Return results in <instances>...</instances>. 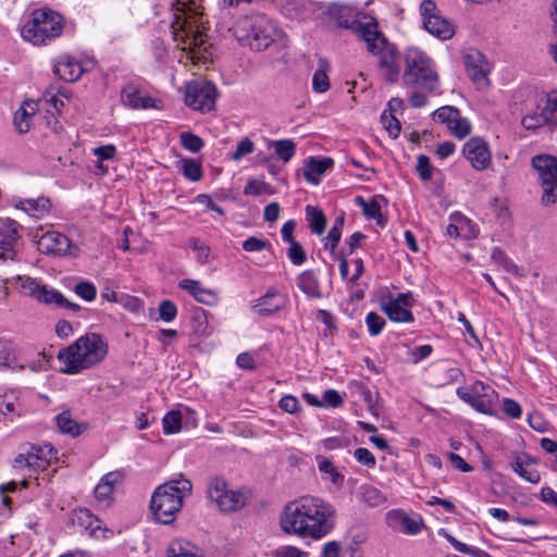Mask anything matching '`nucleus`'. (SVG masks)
Segmentation results:
<instances>
[{"label": "nucleus", "instance_id": "obj_1", "mask_svg": "<svg viewBox=\"0 0 557 557\" xmlns=\"http://www.w3.org/2000/svg\"><path fill=\"white\" fill-rule=\"evenodd\" d=\"M336 523V509L327 500L312 495L287 503L280 516L281 530L288 535L320 541Z\"/></svg>", "mask_w": 557, "mask_h": 557}, {"label": "nucleus", "instance_id": "obj_2", "mask_svg": "<svg viewBox=\"0 0 557 557\" xmlns=\"http://www.w3.org/2000/svg\"><path fill=\"white\" fill-rule=\"evenodd\" d=\"M171 30L180 50L178 62L205 63L208 59V35L198 0H177L172 5Z\"/></svg>", "mask_w": 557, "mask_h": 557}, {"label": "nucleus", "instance_id": "obj_3", "mask_svg": "<svg viewBox=\"0 0 557 557\" xmlns=\"http://www.w3.org/2000/svg\"><path fill=\"white\" fill-rule=\"evenodd\" d=\"M109 351L108 342L98 333H87L59 350L60 371L75 375L101 363Z\"/></svg>", "mask_w": 557, "mask_h": 557}, {"label": "nucleus", "instance_id": "obj_4", "mask_svg": "<svg viewBox=\"0 0 557 557\" xmlns=\"http://www.w3.org/2000/svg\"><path fill=\"white\" fill-rule=\"evenodd\" d=\"M358 30L367 45V50L376 58L380 76L388 84H396L401 75L404 52L400 53L384 36L374 20L360 24Z\"/></svg>", "mask_w": 557, "mask_h": 557}, {"label": "nucleus", "instance_id": "obj_5", "mask_svg": "<svg viewBox=\"0 0 557 557\" xmlns=\"http://www.w3.org/2000/svg\"><path fill=\"white\" fill-rule=\"evenodd\" d=\"M191 491L193 483L183 474L159 485L150 500V509L156 520L162 524L172 523Z\"/></svg>", "mask_w": 557, "mask_h": 557}, {"label": "nucleus", "instance_id": "obj_6", "mask_svg": "<svg viewBox=\"0 0 557 557\" xmlns=\"http://www.w3.org/2000/svg\"><path fill=\"white\" fill-rule=\"evenodd\" d=\"M230 30L242 46L255 51L268 49L281 36L276 24L261 13L238 17Z\"/></svg>", "mask_w": 557, "mask_h": 557}, {"label": "nucleus", "instance_id": "obj_7", "mask_svg": "<svg viewBox=\"0 0 557 557\" xmlns=\"http://www.w3.org/2000/svg\"><path fill=\"white\" fill-rule=\"evenodd\" d=\"M400 78L407 88L431 92L438 87L434 62L426 52L416 47L404 50V72Z\"/></svg>", "mask_w": 557, "mask_h": 557}, {"label": "nucleus", "instance_id": "obj_8", "mask_svg": "<svg viewBox=\"0 0 557 557\" xmlns=\"http://www.w3.org/2000/svg\"><path fill=\"white\" fill-rule=\"evenodd\" d=\"M521 125L527 131H536L547 126L550 131L557 129V90H550L533 107L528 109L521 117Z\"/></svg>", "mask_w": 557, "mask_h": 557}, {"label": "nucleus", "instance_id": "obj_9", "mask_svg": "<svg viewBox=\"0 0 557 557\" xmlns=\"http://www.w3.org/2000/svg\"><path fill=\"white\" fill-rule=\"evenodd\" d=\"M96 63L92 55H74L64 52L52 60V71L61 79L74 83L77 82L84 73L91 72Z\"/></svg>", "mask_w": 557, "mask_h": 557}, {"label": "nucleus", "instance_id": "obj_10", "mask_svg": "<svg viewBox=\"0 0 557 557\" xmlns=\"http://www.w3.org/2000/svg\"><path fill=\"white\" fill-rule=\"evenodd\" d=\"M207 495L223 512L239 510L248 500L245 492L230 490L226 480L221 476H214L209 481Z\"/></svg>", "mask_w": 557, "mask_h": 557}, {"label": "nucleus", "instance_id": "obj_11", "mask_svg": "<svg viewBox=\"0 0 557 557\" xmlns=\"http://www.w3.org/2000/svg\"><path fill=\"white\" fill-rule=\"evenodd\" d=\"M78 247L63 233L53 228L37 226V251L51 256H70L78 253Z\"/></svg>", "mask_w": 557, "mask_h": 557}, {"label": "nucleus", "instance_id": "obj_12", "mask_svg": "<svg viewBox=\"0 0 557 557\" xmlns=\"http://www.w3.org/2000/svg\"><path fill=\"white\" fill-rule=\"evenodd\" d=\"M531 164L541 178L542 202L555 203L557 201V158L550 154H537L532 158Z\"/></svg>", "mask_w": 557, "mask_h": 557}, {"label": "nucleus", "instance_id": "obj_13", "mask_svg": "<svg viewBox=\"0 0 557 557\" xmlns=\"http://www.w3.org/2000/svg\"><path fill=\"white\" fill-rule=\"evenodd\" d=\"M218 91L214 84L205 79H195L185 87V103L202 113L214 109Z\"/></svg>", "mask_w": 557, "mask_h": 557}, {"label": "nucleus", "instance_id": "obj_14", "mask_svg": "<svg viewBox=\"0 0 557 557\" xmlns=\"http://www.w3.org/2000/svg\"><path fill=\"white\" fill-rule=\"evenodd\" d=\"M457 396L481 413H490L497 399L496 391L488 384L475 381L470 386H460Z\"/></svg>", "mask_w": 557, "mask_h": 557}, {"label": "nucleus", "instance_id": "obj_15", "mask_svg": "<svg viewBox=\"0 0 557 557\" xmlns=\"http://www.w3.org/2000/svg\"><path fill=\"white\" fill-rule=\"evenodd\" d=\"M411 293H401L397 297L384 295L380 298L381 310L387 318L397 323H411L414 321L411 308L413 307Z\"/></svg>", "mask_w": 557, "mask_h": 557}, {"label": "nucleus", "instance_id": "obj_16", "mask_svg": "<svg viewBox=\"0 0 557 557\" xmlns=\"http://www.w3.org/2000/svg\"><path fill=\"white\" fill-rule=\"evenodd\" d=\"M65 25L64 17L49 8L37 10V45H49L60 37Z\"/></svg>", "mask_w": 557, "mask_h": 557}, {"label": "nucleus", "instance_id": "obj_17", "mask_svg": "<svg viewBox=\"0 0 557 557\" xmlns=\"http://www.w3.org/2000/svg\"><path fill=\"white\" fill-rule=\"evenodd\" d=\"M462 60L467 74L473 84L479 89L487 87L490 69L484 55L478 50L470 49L462 55Z\"/></svg>", "mask_w": 557, "mask_h": 557}, {"label": "nucleus", "instance_id": "obj_18", "mask_svg": "<svg viewBox=\"0 0 557 557\" xmlns=\"http://www.w3.org/2000/svg\"><path fill=\"white\" fill-rule=\"evenodd\" d=\"M462 154L476 171L486 170L492 160L487 143L481 137L470 138L462 148Z\"/></svg>", "mask_w": 557, "mask_h": 557}, {"label": "nucleus", "instance_id": "obj_19", "mask_svg": "<svg viewBox=\"0 0 557 557\" xmlns=\"http://www.w3.org/2000/svg\"><path fill=\"white\" fill-rule=\"evenodd\" d=\"M122 103L133 110H148L162 108V102L147 94L135 84H127L121 91Z\"/></svg>", "mask_w": 557, "mask_h": 557}, {"label": "nucleus", "instance_id": "obj_20", "mask_svg": "<svg viewBox=\"0 0 557 557\" xmlns=\"http://www.w3.org/2000/svg\"><path fill=\"white\" fill-rule=\"evenodd\" d=\"M387 525L397 532L409 535L419 534L423 528V521L418 516H409L401 509H393L386 513Z\"/></svg>", "mask_w": 557, "mask_h": 557}, {"label": "nucleus", "instance_id": "obj_21", "mask_svg": "<svg viewBox=\"0 0 557 557\" xmlns=\"http://www.w3.org/2000/svg\"><path fill=\"white\" fill-rule=\"evenodd\" d=\"M285 306V297L275 287H270L267 293L250 302L251 310L262 317L277 313Z\"/></svg>", "mask_w": 557, "mask_h": 557}, {"label": "nucleus", "instance_id": "obj_22", "mask_svg": "<svg viewBox=\"0 0 557 557\" xmlns=\"http://www.w3.org/2000/svg\"><path fill=\"white\" fill-rule=\"evenodd\" d=\"M125 478L122 470H115L106 473L95 487V497L97 502L108 507L113 500V492L115 486L121 484Z\"/></svg>", "mask_w": 557, "mask_h": 557}, {"label": "nucleus", "instance_id": "obj_23", "mask_svg": "<svg viewBox=\"0 0 557 557\" xmlns=\"http://www.w3.org/2000/svg\"><path fill=\"white\" fill-rule=\"evenodd\" d=\"M17 240L16 223L0 219V262L13 260Z\"/></svg>", "mask_w": 557, "mask_h": 557}, {"label": "nucleus", "instance_id": "obj_24", "mask_svg": "<svg viewBox=\"0 0 557 557\" xmlns=\"http://www.w3.org/2000/svg\"><path fill=\"white\" fill-rule=\"evenodd\" d=\"M333 166L334 160L331 158L309 157L306 159L302 168L304 177L311 185H318L325 173L332 170Z\"/></svg>", "mask_w": 557, "mask_h": 557}, {"label": "nucleus", "instance_id": "obj_25", "mask_svg": "<svg viewBox=\"0 0 557 557\" xmlns=\"http://www.w3.org/2000/svg\"><path fill=\"white\" fill-rule=\"evenodd\" d=\"M536 460L529 454H520L511 463V470L527 482L537 484L541 481V474L535 468Z\"/></svg>", "mask_w": 557, "mask_h": 557}, {"label": "nucleus", "instance_id": "obj_26", "mask_svg": "<svg viewBox=\"0 0 557 557\" xmlns=\"http://www.w3.org/2000/svg\"><path fill=\"white\" fill-rule=\"evenodd\" d=\"M24 359L16 344L11 341L0 339V368L24 369Z\"/></svg>", "mask_w": 557, "mask_h": 557}, {"label": "nucleus", "instance_id": "obj_27", "mask_svg": "<svg viewBox=\"0 0 557 557\" xmlns=\"http://www.w3.org/2000/svg\"><path fill=\"white\" fill-rule=\"evenodd\" d=\"M69 96L60 87L51 86L48 88L42 98L37 100V104L46 106L48 113L55 120V114L61 112Z\"/></svg>", "mask_w": 557, "mask_h": 557}, {"label": "nucleus", "instance_id": "obj_28", "mask_svg": "<svg viewBox=\"0 0 557 557\" xmlns=\"http://www.w3.org/2000/svg\"><path fill=\"white\" fill-rule=\"evenodd\" d=\"M37 300L59 308H66L72 311L81 309L79 305L69 301L59 290L48 288L46 285L39 286L37 284Z\"/></svg>", "mask_w": 557, "mask_h": 557}, {"label": "nucleus", "instance_id": "obj_29", "mask_svg": "<svg viewBox=\"0 0 557 557\" xmlns=\"http://www.w3.org/2000/svg\"><path fill=\"white\" fill-rule=\"evenodd\" d=\"M33 104V99H26L22 102L21 107L14 113L13 125L20 134H25L29 132L33 125L35 115V109Z\"/></svg>", "mask_w": 557, "mask_h": 557}, {"label": "nucleus", "instance_id": "obj_30", "mask_svg": "<svg viewBox=\"0 0 557 557\" xmlns=\"http://www.w3.org/2000/svg\"><path fill=\"white\" fill-rule=\"evenodd\" d=\"M383 200L382 196L374 197L370 201H367L361 196L356 197L355 202L362 209L363 214L370 219L374 220L377 225L385 226L387 223V219L382 213L381 201Z\"/></svg>", "mask_w": 557, "mask_h": 557}, {"label": "nucleus", "instance_id": "obj_31", "mask_svg": "<svg viewBox=\"0 0 557 557\" xmlns=\"http://www.w3.org/2000/svg\"><path fill=\"white\" fill-rule=\"evenodd\" d=\"M423 26L426 32L431 35L438 37L441 39H449L453 37L455 29L450 21L446 20L442 15L437 14L432 18H428Z\"/></svg>", "mask_w": 557, "mask_h": 557}, {"label": "nucleus", "instance_id": "obj_32", "mask_svg": "<svg viewBox=\"0 0 557 557\" xmlns=\"http://www.w3.org/2000/svg\"><path fill=\"white\" fill-rule=\"evenodd\" d=\"M78 520L94 537L108 539L113 534V532L103 527L102 521L91 515L89 510H81Z\"/></svg>", "mask_w": 557, "mask_h": 557}, {"label": "nucleus", "instance_id": "obj_33", "mask_svg": "<svg viewBox=\"0 0 557 557\" xmlns=\"http://www.w3.org/2000/svg\"><path fill=\"white\" fill-rule=\"evenodd\" d=\"M298 288L310 298H321L322 293L315 273L311 270L301 272L297 277Z\"/></svg>", "mask_w": 557, "mask_h": 557}, {"label": "nucleus", "instance_id": "obj_34", "mask_svg": "<svg viewBox=\"0 0 557 557\" xmlns=\"http://www.w3.org/2000/svg\"><path fill=\"white\" fill-rule=\"evenodd\" d=\"M318 469L323 480H330L332 484L341 488L344 485L345 476L341 473L334 463L322 456H317Z\"/></svg>", "mask_w": 557, "mask_h": 557}, {"label": "nucleus", "instance_id": "obj_35", "mask_svg": "<svg viewBox=\"0 0 557 557\" xmlns=\"http://www.w3.org/2000/svg\"><path fill=\"white\" fill-rule=\"evenodd\" d=\"M330 71V63L326 59L320 58L318 60V69L312 77V88L315 92H325L330 88V81L327 72Z\"/></svg>", "mask_w": 557, "mask_h": 557}, {"label": "nucleus", "instance_id": "obj_36", "mask_svg": "<svg viewBox=\"0 0 557 557\" xmlns=\"http://www.w3.org/2000/svg\"><path fill=\"white\" fill-rule=\"evenodd\" d=\"M168 557H201L195 545L187 541L175 540L168 549Z\"/></svg>", "mask_w": 557, "mask_h": 557}, {"label": "nucleus", "instance_id": "obj_37", "mask_svg": "<svg viewBox=\"0 0 557 557\" xmlns=\"http://www.w3.org/2000/svg\"><path fill=\"white\" fill-rule=\"evenodd\" d=\"M182 174L191 182H198L202 178L201 163L191 158H182L178 162Z\"/></svg>", "mask_w": 557, "mask_h": 557}, {"label": "nucleus", "instance_id": "obj_38", "mask_svg": "<svg viewBox=\"0 0 557 557\" xmlns=\"http://www.w3.org/2000/svg\"><path fill=\"white\" fill-rule=\"evenodd\" d=\"M306 216L310 231L314 234L321 235L326 226V219L323 212L315 207H306Z\"/></svg>", "mask_w": 557, "mask_h": 557}, {"label": "nucleus", "instance_id": "obj_39", "mask_svg": "<svg viewBox=\"0 0 557 557\" xmlns=\"http://www.w3.org/2000/svg\"><path fill=\"white\" fill-rule=\"evenodd\" d=\"M57 459V450L50 443H42L37 446V472L39 470L45 471Z\"/></svg>", "mask_w": 557, "mask_h": 557}, {"label": "nucleus", "instance_id": "obj_40", "mask_svg": "<svg viewBox=\"0 0 557 557\" xmlns=\"http://www.w3.org/2000/svg\"><path fill=\"white\" fill-rule=\"evenodd\" d=\"M178 286L193 295L198 302L207 304V298L212 296V293L209 289L203 288L199 281L182 280Z\"/></svg>", "mask_w": 557, "mask_h": 557}, {"label": "nucleus", "instance_id": "obj_41", "mask_svg": "<svg viewBox=\"0 0 557 557\" xmlns=\"http://www.w3.org/2000/svg\"><path fill=\"white\" fill-rule=\"evenodd\" d=\"M360 499L371 507H379L386 503V497L380 490L371 485H361L359 487Z\"/></svg>", "mask_w": 557, "mask_h": 557}, {"label": "nucleus", "instance_id": "obj_42", "mask_svg": "<svg viewBox=\"0 0 557 557\" xmlns=\"http://www.w3.org/2000/svg\"><path fill=\"white\" fill-rule=\"evenodd\" d=\"M460 112L453 106H443L433 112V120L437 123L444 124L447 129L460 116Z\"/></svg>", "mask_w": 557, "mask_h": 557}, {"label": "nucleus", "instance_id": "obj_43", "mask_svg": "<svg viewBox=\"0 0 557 557\" xmlns=\"http://www.w3.org/2000/svg\"><path fill=\"white\" fill-rule=\"evenodd\" d=\"M271 146L280 160L288 162L296 153V144L292 139H280L271 141Z\"/></svg>", "mask_w": 557, "mask_h": 557}, {"label": "nucleus", "instance_id": "obj_44", "mask_svg": "<svg viewBox=\"0 0 557 557\" xmlns=\"http://www.w3.org/2000/svg\"><path fill=\"white\" fill-rule=\"evenodd\" d=\"M344 226V216H337L334 221V224L330 232L327 233L325 239H324V248L331 250L332 252L337 247L341 237H342V230Z\"/></svg>", "mask_w": 557, "mask_h": 557}, {"label": "nucleus", "instance_id": "obj_45", "mask_svg": "<svg viewBox=\"0 0 557 557\" xmlns=\"http://www.w3.org/2000/svg\"><path fill=\"white\" fill-rule=\"evenodd\" d=\"M445 539L449 542V544L459 553L472 556V557H485L487 553L481 548L469 546L466 543L458 541L456 537L450 535L447 532H443Z\"/></svg>", "mask_w": 557, "mask_h": 557}, {"label": "nucleus", "instance_id": "obj_46", "mask_svg": "<svg viewBox=\"0 0 557 557\" xmlns=\"http://www.w3.org/2000/svg\"><path fill=\"white\" fill-rule=\"evenodd\" d=\"M164 434H175L182 429V413L178 410L169 411L162 419Z\"/></svg>", "mask_w": 557, "mask_h": 557}, {"label": "nucleus", "instance_id": "obj_47", "mask_svg": "<svg viewBox=\"0 0 557 557\" xmlns=\"http://www.w3.org/2000/svg\"><path fill=\"white\" fill-rule=\"evenodd\" d=\"M20 404L14 392H8L0 395V413L3 416L12 414L20 416Z\"/></svg>", "mask_w": 557, "mask_h": 557}, {"label": "nucleus", "instance_id": "obj_48", "mask_svg": "<svg viewBox=\"0 0 557 557\" xmlns=\"http://www.w3.org/2000/svg\"><path fill=\"white\" fill-rule=\"evenodd\" d=\"M58 428L61 432L77 436L81 433L78 424L71 418L70 412L64 411L55 417Z\"/></svg>", "mask_w": 557, "mask_h": 557}, {"label": "nucleus", "instance_id": "obj_49", "mask_svg": "<svg viewBox=\"0 0 557 557\" xmlns=\"http://www.w3.org/2000/svg\"><path fill=\"white\" fill-rule=\"evenodd\" d=\"M180 140L182 147L190 152H198L205 145L203 140L198 135L189 132L182 133Z\"/></svg>", "mask_w": 557, "mask_h": 557}, {"label": "nucleus", "instance_id": "obj_50", "mask_svg": "<svg viewBox=\"0 0 557 557\" xmlns=\"http://www.w3.org/2000/svg\"><path fill=\"white\" fill-rule=\"evenodd\" d=\"M73 290L75 292V294L78 297H81L82 299H84L86 301H92L97 297L96 286L91 282H88V281H82V282L77 283L74 286Z\"/></svg>", "mask_w": 557, "mask_h": 557}, {"label": "nucleus", "instance_id": "obj_51", "mask_svg": "<svg viewBox=\"0 0 557 557\" xmlns=\"http://www.w3.org/2000/svg\"><path fill=\"white\" fill-rule=\"evenodd\" d=\"M472 126L467 117L459 116L453 126H449V132L453 136L459 139H463L471 133Z\"/></svg>", "mask_w": 557, "mask_h": 557}, {"label": "nucleus", "instance_id": "obj_52", "mask_svg": "<svg viewBox=\"0 0 557 557\" xmlns=\"http://www.w3.org/2000/svg\"><path fill=\"white\" fill-rule=\"evenodd\" d=\"M159 319L163 322H172L177 315V307L171 300H162L159 305Z\"/></svg>", "mask_w": 557, "mask_h": 557}, {"label": "nucleus", "instance_id": "obj_53", "mask_svg": "<svg viewBox=\"0 0 557 557\" xmlns=\"http://www.w3.org/2000/svg\"><path fill=\"white\" fill-rule=\"evenodd\" d=\"M287 257L294 265H301L307 260V255L298 242L289 244L287 249Z\"/></svg>", "mask_w": 557, "mask_h": 557}, {"label": "nucleus", "instance_id": "obj_54", "mask_svg": "<svg viewBox=\"0 0 557 557\" xmlns=\"http://www.w3.org/2000/svg\"><path fill=\"white\" fill-rule=\"evenodd\" d=\"M366 324L371 336H377L385 325L384 319L375 312L366 315Z\"/></svg>", "mask_w": 557, "mask_h": 557}, {"label": "nucleus", "instance_id": "obj_55", "mask_svg": "<svg viewBox=\"0 0 557 557\" xmlns=\"http://www.w3.org/2000/svg\"><path fill=\"white\" fill-rule=\"evenodd\" d=\"M272 557H309V553L293 545H283L272 550Z\"/></svg>", "mask_w": 557, "mask_h": 557}, {"label": "nucleus", "instance_id": "obj_56", "mask_svg": "<svg viewBox=\"0 0 557 557\" xmlns=\"http://www.w3.org/2000/svg\"><path fill=\"white\" fill-rule=\"evenodd\" d=\"M255 150V144L249 138H244L238 141L236 149L232 152L231 159L233 161H239L243 157L253 152Z\"/></svg>", "mask_w": 557, "mask_h": 557}, {"label": "nucleus", "instance_id": "obj_57", "mask_svg": "<svg viewBox=\"0 0 557 557\" xmlns=\"http://www.w3.org/2000/svg\"><path fill=\"white\" fill-rule=\"evenodd\" d=\"M417 172L422 181H429L432 177L433 166L429 157L420 154L417 158Z\"/></svg>", "mask_w": 557, "mask_h": 557}, {"label": "nucleus", "instance_id": "obj_58", "mask_svg": "<svg viewBox=\"0 0 557 557\" xmlns=\"http://www.w3.org/2000/svg\"><path fill=\"white\" fill-rule=\"evenodd\" d=\"M190 246L193 250L196 251V258L199 263L205 264L209 261L210 248L203 242L198 238H193Z\"/></svg>", "mask_w": 557, "mask_h": 557}, {"label": "nucleus", "instance_id": "obj_59", "mask_svg": "<svg viewBox=\"0 0 557 557\" xmlns=\"http://www.w3.org/2000/svg\"><path fill=\"white\" fill-rule=\"evenodd\" d=\"M21 36L35 45V10L28 13L27 21L21 28Z\"/></svg>", "mask_w": 557, "mask_h": 557}, {"label": "nucleus", "instance_id": "obj_60", "mask_svg": "<svg viewBox=\"0 0 557 557\" xmlns=\"http://www.w3.org/2000/svg\"><path fill=\"white\" fill-rule=\"evenodd\" d=\"M271 246L270 242L263 238H258L255 236L248 237L243 243V249L248 252L261 251Z\"/></svg>", "mask_w": 557, "mask_h": 557}, {"label": "nucleus", "instance_id": "obj_61", "mask_svg": "<svg viewBox=\"0 0 557 557\" xmlns=\"http://www.w3.org/2000/svg\"><path fill=\"white\" fill-rule=\"evenodd\" d=\"M354 457L359 463H361L368 468H374L376 465L374 455L368 448H364V447L357 448L354 451Z\"/></svg>", "mask_w": 557, "mask_h": 557}, {"label": "nucleus", "instance_id": "obj_62", "mask_svg": "<svg viewBox=\"0 0 557 557\" xmlns=\"http://www.w3.org/2000/svg\"><path fill=\"white\" fill-rule=\"evenodd\" d=\"M381 120L389 136L397 138L400 133V122L394 115L386 113L382 114Z\"/></svg>", "mask_w": 557, "mask_h": 557}, {"label": "nucleus", "instance_id": "obj_63", "mask_svg": "<svg viewBox=\"0 0 557 557\" xmlns=\"http://www.w3.org/2000/svg\"><path fill=\"white\" fill-rule=\"evenodd\" d=\"M317 319L325 325V336L334 334L336 331V325L334 317L331 312L320 309L317 312Z\"/></svg>", "mask_w": 557, "mask_h": 557}, {"label": "nucleus", "instance_id": "obj_64", "mask_svg": "<svg viewBox=\"0 0 557 557\" xmlns=\"http://www.w3.org/2000/svg\"><path fill=\"white\" fill-rule=\"evenodd\" d=\"M278 407L287 413H296L299 410V400L293 395H285L278 401Z\"/></svg>", "mask_w": 557, "mask_h": 557}]
</instances>
